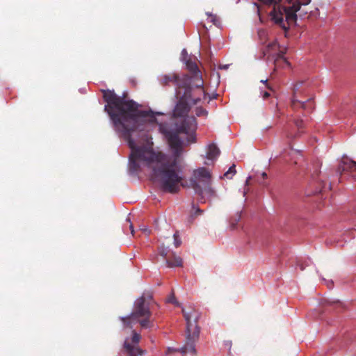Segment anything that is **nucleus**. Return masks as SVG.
I'll use <instances>...</instances> for the list:
<instances>
[{
	"label": "nucleus",
	"mask_w": 356,
	"mask_h": 356,
	"mask_svg": "<svg viewBox=\"0 0 356 356\" xmlns=\"http://www.w3.org/2000/svg\"><path fill=\"white\" fill-rule=\"evenodd\" d=\"M250 178H251L250 177H248V178L247 179V180H246V184H248V181H249V180L250 179Z\"/></svg>",
	"instance_id": "e433bc0d"
},
{
	"label": "nucleus",
	"mask_w": 356,
	"mask_h": 356,
	"mask_svg": "<svg viewBox=\"0 0 356 356\" xmlns=\"http://www.w3.org/2000/svg\"><path fill=\"white\" fill-rule=\"evenodd\" d=\"M173 237H174L175 245L176 248H178L181 245V239L179 238V232L177 231L174 234Z\"/></svg>",
	"instance_id": "5701e85b"
},
{
	"label": "nucleus",
	"mask_w": 356,
	"mask_h": 356,
	"mask_svg": "<svg viewBox=\"0 0 356 356\" xmlns=\"http://www.w3.org/2000/svg\"><path fill=\"white\" fill-rule=\"evenodd\" d=\"M129 229H130V231H131V234L134 236V225H133V224H132V223H130Z\"/></svg>",
	"instance_id": "7c9ffc66"
},
{
	"label": "nucleus",
	"mask_w": 356,
	"mask_h": 356,
	"mask_svg": "<svg viewBox=\"0 0 356 356\" xmlns=\"http://www.w3.org/2000/svg\"><path fill=\"white\" fill-rule=\"evenodd\" d=\"M195 114L197 116H207V111L202 108V107H197L195 109Z\"/></svg>",
	"instance_id": "4be33fe9"
},
{
	"label": "nucleus",
	"mask_w": 356,
	"mask_h": 356,
	"mask_svg": "<svg viewBox=\"0 0 356 356\" xmlns=\"http://www.w3.org/2000/svg\"><path fill=\"white\" fill-rule=\"evenodd\" d=\"M305 124L302 119H294L293 124H289L285 128V135L289 139H295L304 133Z\"/></svg>",
	"instance_id": "9d476101"
},
{
	"label": "nucleus",
	"mask_w": 356,
	"mask_h": 356,
	"mask_svg": "<svg viewBox=\"0 0 356 356\" xmlns=\"http://www.w3.org/2000/svg\"><path fill=\"white\" fill-rule=\"evenodd\" d=\"M159 254L165 260L168 267H180L182 266V259L176 255L174 252H170L168 247L161 245L159 248Z\"/></svg>",
	"instance_id": "6e6552de"
},
{
	"label": "nucleus",
	"mask_w": 356,
	"mask_h": 356,
	"mask_svg": "<svg viewBox=\"0 0 356 356\" xmlns=\"http://www.w3.org/2000/svg\"><path fill=\"white\" fill-rule=\"evenodd\" d=\"M176 352H180V349H176V348H168V349L166 350V355H169V354L176 353Z\"/></svg>",
	"instance_id": "a878e982"
},
{
	"label": "nucleus",
	"mask_w": 356,
	"mask_h": 356,
	"mask_svg": "<svg viewBox=\"0 0 356 356\" xmlns=\"http://www.w3.org/2000/svg\"><path fill=\"white\" fill-rule=\"evenodd\" d=\"M208 15V19L213 23V24L218 26L220 24L218 17L216 15L211 13H207Z\"/></svg>",
	"instance_id": "412c9836"
},
{
	"label": "nucleus",
	"mask_w": 356,
	"mask_h": 356,
	"mask_svg": "<svg viewBox=\"0 0 356 356\" xmlns=\"http://www.w3.org/2000/svg\"><path fill=\"white\" fill-rule=\"evenodd\" d=\"M195 78L196 79V83H195L196 88L201 89L202 93L205 95V91L203 88L204 82L203 80L202 79V77L196 74Z\"/></svg>",
	"instance_id": "6ab92c4d"
},
{
	"label": "nucleus",
	"mask_w": 356,
	"mask_h": 356,
	"mask_svg": "<svg viewBox=\"0 0 356 356\" xmlns=\"http://www.w3.org/2000/svg\"><path fill=\"white\" fill-rule=\"evenodd\" d=\"M316 184H318V187L314 191V193H322L331 189L330 184L325 182L321 179L316 181Z\"/></svg>",
	"instance_id": "2eb2a0df"
},
{
	"label": "nucleus",
	"mask_w": 356,
	"mask_h": 356,
	"mask_svg": "<svg viewBox=\"0 0 356 356\" xmlns=\"http://www.w3.org/2000/svg\"><path fill=\"white\" fill-rule=\"evenodd\" d=\"M281 1H282V0H266V5H272L273 6V10L269 13L271 21H272V13H273V11H274V9H275L276 8L285 7L287 6V1L284 4H281L280 3Z\"/></svg>",
	"instance_id": "f3484780"
},
{
	"label": "nucleus",
	"mask_w": 356,
	"mask_h": 356,
	"mask_svg": "<svg viewBox=\"0 0 356 356\" xmlns=\"http://www.w3.org/2000/svg\"><path fill=\"white\" fill-rule=\"evenodd\" d=\"M167 301L168 302L172 303L177 306H179V303L177 301L173 293L168 298Z\"/></svg>",
	"instance_id": "393cba45"
},
{
	"label": "nucleus",
	"mask_w": 356,
	"mask_h": 356,
	"mask_svg": "<svg viewBox=\"0 0 356 356\" xmlns=\"http://www.w3.org/2000/svg\"><path fill=\"white\" fill-rule=\"evenodd\" d=\"M270 96V93L268 92H264L263 93V98L264 99H267Z\"/></svg>",
	"instance_id": "c756f323"
},
{
	"label": "nucleus",
	"mask_w": 356,
	"mask_h": 356,
	"mask_svg": "<svg viewBox=\"0 0 356 356\" xmlns=\"http://www.w3.org/2000/svg\"><path fill=\"white\" fill-rule=\"evenodd\" d=\"M220 152V149L215 144H210L208 146V149L207 152V158L209 160L216 159L219 156Z\"/></svg>",
	"instance_id": "4468645a"
},
{
	"label": "nucleus",
	"mask_w": 356,
	"mask_h": 356,
	"mask_svg": "<svg viewBox=\"0 0 356 356\" xmlns=\"http://www.w3.org/2000/svg\"><path fill=\"white\" fill-rule=\"evenodd\" d=\"M310 2L311 0H287L286 6L274 9L272 22L284 31L286 37L291 26L296 24L297 12L300 10L301 6H307Z\"/></svg>",
	"instance_id": "f03ea898"
},
{
	"label": "nucleus",
	"mask_w": 356,
	"mask_h": 356,
	"mask_svg": "<svg viewBox=\"0 0 356 356\" xmlns=\"http://www.w3.org/2000/svg\"><path fill=\"white\" fill-rule=\"evenodd\" d=\"M300 269L302 270H304V268L302 266H300Z\"/></svg>",
	"instance_id": "4c0bfd02"
},
{
	"label": "nucleus",
	"mask_w": 356,
	"mask_h": 356,
	"mask_svg": "<svg viewBox=\"0 0 356 356\" xmlns=\"http://www.w3.org/2000/svg\"><path fill=\"white\" fill-rule=\"evenodd\" d=\"M203 213V210L197 208L195 211V216H198V215H201L202 213Z\"/></svg>",
	"instance_id": "cd10ccee"
},
{
	"label": "nucleus",
	"mask_w": 356,
	"mask_h": 356,
	"mask_svg": "<svg viewBox=\"0 0 356 356\" xmlns=\"http://www.w3.org/2000/svg\"><path fill=\"white\" fill-rule=\"evenodd\" d=\"M102 92L106 102L104 111L109 115L115 129L122 134L131 149L129 164L130 172L137 174L143 168H147L158 178L161 188L164 192H179L180 186H184L181 181L184 167L181 157L183 143L179 134L187 135L188 143L196 141L197 120L195 117L188 115L191 109L188 102L192 100L193 104H197L200 99H191V88L184 89L180 95H176L178 102L173 110V117L184 118V120L177 126L176 132L171 133L168 136L172 154L167 156L161 152L154 151L152 143L147 142L146 145H138L133 139L134 133L138 132L143 138L147 140L141 120L142 117L147 116V113L138 109V104L128 99L126 94L120 97L110 90H102Z\"/></svg>",
	"instance_id": "f257e3e1"
},
{
	"label": "nucleus",
	"mask_w": 356,
	"mask_h": 356,
	"mask_svg": "<svg viewBox=\"0 0 356 356\" xmlns=\"http://www.w3.org/2000/svg\"><path fill=\"white\" fill-rule=\"evenodd\" d=\"M200 336V328L193 331L186 330V341L184 345L180 348V353L185 355L191 354L192 356L197 355L195 349V343L197 341Z\"/></svg>",
	"instance_id": "0eeeda50"
},
{
	"label": "nucleus",
	"mask_w": 356,
	"mask_h": 356,
	"mask_svg": "<svg viewBox=\"0 0 356 356\" xmlns=\"http://www.w3.org/2000/svg\"><path fill=\"white\" fill-rule=\"evenodd\" d=\"M304 81H300L294 85L293 88V96L291 100V106L293 111L301 108L305 111H312L314 108V103L312 99H308L306 101H300L298 98L300 95L304 92L302 89V85Z\"/></svg>",
	"instance_id": "423d86ee"
},
{
	"label": "nucleus",
	"mask_w": 356,
	"mask_h": 356,
	"mask_svg": "<svg viewBox=\"0 0 356 356\" xmlns=\"http://www.w3.org/2000/svg\"><path fill=\"white\" fill-rule=\"evenodd\" d=\"M133 335H132V338H131V341L132 343H138L140 340V334H138L136 331H133Z\"/></svg>",
	"instance_id": "b1692460"
},
{
	"label": "nucleus",
	"mask_w": 356,
	"mask_h": 356,
	"mask_svg": "<svg viewBox=\"0 0 356 356\" xmlns=\"http://www.w3.org/2000/svg\"><path fill=\"white\" fill-rule=\"evenodd\" d=\"M189 183L202 203L216 195L215 190L211 187V174L206 168H199L193 170Z\"/></svg>",
	"instance_id": "7ed1b4c3"
},
{
	"label": "nucleus",
	"mask_w": 356,
	"mask_h": 356,
	"mask_svg": "<svg viewBox=\"0 0 356 356\" xmlns=\"http://www.w3.org/2000/svg\"><path fill=\"white\" fill-rule=\"evenodd\" d=\"M124 348L127 356H138L144 353V350L140 349L138 346L131 345L127 341L124 342Z\"/></svg>",
	"instance_id": "f8f14e48"
},
{
	"label": "nucleus",
	"mask_w": 356,
	"mask_h": 356,
	"mask_svg": "<svg viewBox=\"0 0 356 356\" xmlns=\"http://www.w3.org/2000/svg\"><path fill=\"white\" fill-rule=\"evenodd\" d=\"M236 165L233 164L229 170L224 174V177H225L227 179H231L233 175H234L236 172Z\"/></svg>",
	"instance_id": "aec40b11"
},
{
	"label": "nucleus",
	"mask_w": 356,
	"mask_h": 356,
	"mask_svg": "<svg viewBox=\"0 0 356 356\" xmlns=\"http://www.w3.org/2000/svg\"><path fill=\"white\" fill-rule=\"evenodd\" d=\"M241 214L237 212L229 220V229L230 230H235L238 228V222L241 220Z\"/></svg>",
	"instance_id": "dca6fc26"
},
{
	"label": "nucleus",
	"mask_w": 356,
	"mask_h": 356,
	"mask_svg": "<svg viewBox=\"0 0 356 356\" xmlns=\"http://www.w3.org/2000/svg\"><path fill=\"white\" fill-rule=\"evenodd\" d=\"M318 177V174L316 172L315 175H313V179L314 181L316 180V179Z\"/></svg>",
	"instance_id": "473e14b6"
},
{
	"label": "nucleus",
	"mask_w": 356,
	"mask_h": 356,
	"mask_svg": "<svg viewBox=\"0 0 356 356\" xmlns=\"http://www.w3.org/2000/svg\"><path fill=\"white\" fill-rule=\"evenodd\" d=\"M259 1L264 4H266V0H259Z\"/></svg>",
	"instance_id": "c9c22d12"
},
{
	"label": "nucleus",
	"mask_w": 356,
	"mask_h": 356,
	"mask_svg": "<svg viewBox=\"0 0 356 356\" xmlns=\"http://www.w3.org/2000/svg\"><path fill=\"white\" fill-rule=\"evenodd\" d=\"M261 81L262 83H265V84L266 85V87H267L270 90H273L272 87H271V86H270L267 83L268 80H265V81L261 80Z\"/></svg>",
	"instance_id": "c85d7f7f"
},
{
	"label": "nucleus",
	"mask_w": 356,
	"mask_h": 356,
	"mask_svg": "<svg viewBox=\"0 0 356 356\" xmlns=\"http://www.w3.org/2000/svg\"><path fill=\"white\" fill-rule=\"evenodd\" d=\"M143 318L141 320L138 319V322L142 327L148 328L153 327V322L150 319L151 316H143ZM136 322H138V321H136ZM132 323H135V321H132Z\"/></svg>",
	"instance_id": "a211bd4d"
},
{
	"label": "nucleus",
	"mask_w": 356,
	"mask_h": 356,
	"mask_svg": "<svg viewBox=\"0 0 356 356\" xmlns=\"http://www.w3.org/2000/svg\"><path fill=\"white\" fill-rule=\"evenodd\" d=\"M127 220L130 222V219L129 218L127 219Z\"/></svg>",
	"instance_id": "58836bf2"
},
{
	"label": "nucleus",
	"mask_w": 356,
	"mask_h": 356,
	"mask_svg": "<svg viewBox=\"0 0 356 356\" xmlns=\"http://www.w3.org/2000/svg\"><path fill=\"white\" fill-rule=\"evenodd\" d=\"M182 313L185 321H186V330L193 331L196 327L200 328L197 323L200 317V313L194 308L188 309L183 308Z\"/></svg>",
	"instance_id": "1a4fd4ad"
},
{
	"label": "nucleus",
	"mask_w": 356,
	"mask_h": 356,
	"mask_svg": "<svg viewBox=\"0 0 356 356\" xmlns=\"http://www.w3.org/2000/svg\"><path fill=\"white\" fill-rule=\"evenodd\" d=\"M262 177H263V178L266 177H267V174L266 172H263L262 173Z\"/></svg>",
	"instance_id": "f704fd0d"
},
{
	"label": "nucleus",
	"mask_w": 356,
	"mask_h": 356,
	"mask_svg": "<svg viewBox=\"0 0 356 356\" xmlns=\"http://www.w3.org/2000/svg\"><path fill=\"white\" fill-rule=\"evenodd\" d=\"M332 286H333V282H330V284H329V285H328V287H329L330 289H331V288H332Z\"/></svg>",
	"instance_id": "72a5a7b5"
},
{
	"label": "nucleus",
	"mask_w": 356,
	"mask_h": 356,
	"mask_svg": "<svg viewBox=\"0 0 356 356\" xmlns=\"http://www.w3.org/2000/svg\"><path fill=\"white\" fill-rule=\"evenodd\" d=\"M284 51H280V53L273 55L272 56V59L274 63V71L280 67H284L285 65H289L290 63L287 61V60L284 58Z\"/></svg>",
	"instance_id": "9b49d317"
},
{
	"label": "nucleus",
	"mask_w": 356,
	"mask_h": 356,
	"mask_svg": "<svg viewBox=\"0 0 356 356\" xmlns=\"http://www.w3.org/2000/svg\"><path fill=\"white\" fill-rule=\"evenodd\" d=\"M149 302L144 296L138 298L134 303V308L132 313L127 316L122 318L121 320L126 327H132V321H138L143 316H151L152 312L149 309Z\"/></svg>",
	"instance_id": "20e7f679"
},
{
	"label": "nucleus",
	"mask_w": 356,
	"mask_h": 356,
	"mask_svg": "<svg viewBox=\"0 0 356 356\" xmlns=\"http://www.w3.org/2000/svg\"><path fill=\"white\" fill-rule=\"evenodd\" d=\"M341 169L343 172L348 171L351 173L356 172V162L352 160L344 161L339 166V170Z\"/></svg>",
	"instance_id": "ddd939ff"
},
{
	"label": "nucleus",
	"mask_w": 356,
	"mask_h": 356,
	"mask_svg": "<svg viewBox=\"0 0 356 356\" xmlns=\"http://www.w3.org/2000/svg\"><path fill=\"white\" fill-rule=\"evenodd\" d=\"M191 70H193V71H196V70H198V68H197V66L196 64H194L191 66Z\"/></svg>",
	"instance_id": "2f4dec72"
},
{
	"label": "nucleus",
	"mask_w": 356,
	"mask_h": 356,
	"mask_svg": "<svg viewBox=\"0 0 356 356\" xmlns=\"http://www.w3.org/2000/svg\"><path fill=\"white\" fill-rule=\"evenodd\" d=\"M159 81L162 86H175L176 93L175 95H180L181 92L184 89L191 88V82L187 76L181 78L176 73H169L163 74L159 78Z\"/></svg>",
	"instance_id": "39448f33"
},
{
	"label": "nucleus",
	"mask_w": 356,
	"mask_h": 356,
	"mask_svg": "<svg viewBox=\"0 0 356 356\" xmlns=\"http://www.w3.org/2000/svg\"><path fill=\"white\" fill-rule=\"evenodd\" d=\"M140 230L145 234L149 235L150 234V230L147 227H141Z\"/></svg>",
	"instance_id": "bb28decb"
}]
</instances>
